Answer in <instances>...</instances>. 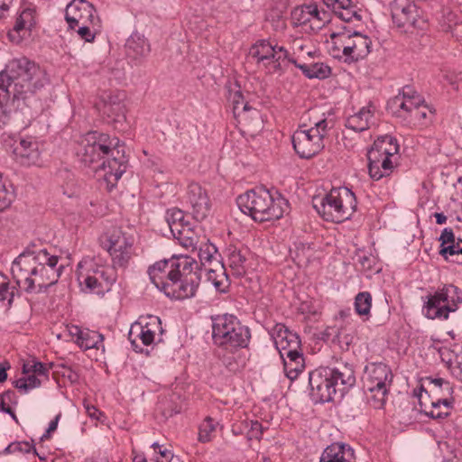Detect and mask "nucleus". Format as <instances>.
Wrapping results in <instances>:
<instances>
[{"label": "nucleus", "mask_w": 462, "mask_h": 462, "mask_svg": "<svg viewBox=\"0 0 462 462\" xmlns=\"http://www.w3.org/2000/svg\"><path fill=\"white\" fill-rule=\"evenodd\" d=\"M217 424L211 417H207L199 425V440L202 443L209 442L214 437Z\"/></svg>", "instance_id": "nucleus-48"}, {"label": "nucleus", "mask_w": 462, "mask_h": 462, "mask_svg": "<svg viewBox=\"0 0 462 462\" xmlns=\"http://www.w3.org/2000/svg\"><path fill=\"white\" fill-rule=\"evenodd\" d=\"M400 144L396 137L385 134L377 137V153L382 159V172L377 174V180L392 174L393 169L399 164Z\"/></svg>", "instance_id": "nucleus-17"}, {"label": "nucleus", "mask_w": 462, "mask_h": 462, "mask_svg": "<svg viewBox=\"0 0 462 462\" xmlns=\"http://www.w3.org/2000/svg\"><path fill=\"white\" fill-rule=\"evenodd\" d=\"M413 396L418 400L420 407V411L433 419H440L446 417L449 412V402L448 399L436 398L435 401L430 402L429 405L423 398H430L428 390L425 385L421 383L419 388L414 389Z\"/></svg>", "instance_id": "nucleus-24"}, {"label": "nucleus", "mask_w": 462, "mask_h": 462, "mask_svg": "<svg viewBox=\"0 0 462 462\" xmlns=\"http://www.w3.org/2000/svg\"><path fill=\"white\" fill-rule=\"evenodd\" d=\"M330 15L317 5H304L295 7L291 12V23L301 27L306 33L316 32L329 22Z\"/></svg>", "instance_id": "nucleus-16"}, {"label": "nucleus", "mask_w": 462, "mask_h": 462, "mask_svg": "<svg viewBox=\"0 0 462 462\" xmlns=\"http://www.w3.org/2000/svg\"><path fill=\"white\" fill-rule=\"evenodd\" d=\"M333 124L326 118L314 123L309 129L299 128L292 135V145L296 153L303 159H310L325 147L324 139Z\"/></svg>", "instance_id": "nucleus-13"}, {"label": "nucleus", "mask_w": 462, "mask_h": 462, "mask_svg": "<svg viewBox=\"0 0 462 462\" xmlns=\"http://www.w3.org/2000/svg\"><path fill=\"white\" fill-rule=\"evenodd\" d=\"M439 241L440 243V249L447 245H453L456 242V236L450 227H446L442 230Z\"/></svg>", "instance_id": "nucleus-56"}, {"label": "nucleus", "mask_w": 462, "mask_h": 462, "mask_svg": "<svg viewBox=\"0 0 462 462\" xmlns=\"http://www.w3.org/2000/svg\"><path fill=\"white\" fill-rule=\"evenodd\" d=\"M100 28V23L98 24H85V25H78L75 30H77V33L79 36L84 40L85 42H91L95 39V35Z\"/></svg>", "instance_id": "nucleus-51"}, {"label": "nucleus", "mask_w": 462, "mask_h": 462, "mask_svg": "<svg viewBox=\"0 0 462 462\" xmlns=\"http://www.w3.org/2000/svg\"><path fill=\"white\" fill-rule=\"evenodd\" d=\"M207 277L208 281L210 282L219 292H226L229 287V280L226 273V269L219 261H217L215 267H208L207 269Z\"/></svg>", "instance_id": "nucleus-39"}, {"label": "nucleus", "mask_w": 462, "mask_h": 462, "mask_svg": "<svg viewBox=\"0 0 462 462\" xmlns=\"http://www.w3.org/2000/svg\"><path fill=\"white\" fill-rule=\"evenodd\" d=\"M53 364H44L36 359H31L25 362L23 365V374H34L39 376H44L45 378L49 377L50 370L52 368Z\"/></svg>", "instance_id": "nucleus-45"}, {"label": "nucleus", "mask_w": 462, "mask_h": 462, "mask_svg": "<svg viewBox=\"0 0 462 462\" xmlns=\"http://www.w3.org/2000/svg\"><path fill=\"white\" fill-rule=\"evenodd\" d=\"M138 323L154 335L162 334L163 331L162 321L157 316L150 315L146 318L140 319Z\"/></svg>", "instance_id": "nucleus-50"}, {"label": "nucleus", "mask_w": 462, "mask_h": 462, "mask_svg": "<svg viewBox=\"0 0 462 462\" xmlns=\"http://www.w3.org/2000/svg\"><path fill=\"white\" fill-rule=\"evenodd\" d=\"M290 57H293L298 60V62H303L306 60L305 55L311 57L313 51L309 50L307 46V41L301 37L293 38L291 42Z\"/></svg>", "instance_id": "nucleus-44"}, {"label": "nucleus", "mask_w": 462, "mask_h": 462, "mask_svg": "<svg viewBox=\"0 0 462 462\" xmlns=\"http://www.w3.org/2000/svg\"><path fill=\"white\" fill-rule=\"evenodd\" d=\"M270 335L281 356H283L286 355V352L291 350L300 349V340L299 336L289 330V328L282 323L274 325L270 331Z\"/></svg>", "instance_id": "nucleus-26"}, {"label": "nucleus", "mask_w": 462, "mask_h": 462, "mask_svg": "<svg viewBox=\"0 0 462 462\" xmlns=\"http://www.w3.org/2000/svg\"><path fill=\"white\" fill-rule=\"evenodd\" d=\"M84 407L87 414L93 420H99L100 416H102V412L94 405L84 402Z\"/></svg>", "instance_id": "nucleus-63"}, {"label": "nucleus", "mask_w": 462, "mask_h": 462, "mask_svg": "<svg viewBox=\"0 0 462 462\" xmlns=\"http://www.w3.org/2000/svg\"><path fill=\"white\" fill-rule=\"evenodd\" d=\"M424 382L428 383V387L426 389L434 395L435 399H447V396L450 395L452 393L450 383L443 378L426 377Z\"/></svg>", "instance_id": "nucleus-41"}, {"label": "nucleus", "mask_w": 462, "mask_h": 462, "mask_svg": "<svg viewBox=\"0 0 462 462\" xmlns=\"http://www.w3.org/2000/svg\"><path fill=\"white\" fill-rule=\"evenodd\" d=\"M393 23L405 32L420 27V17L417 5L411 0H393L391 4Z\"/></svg>", "instance_id": "nucleus-18"}, {"label": "nucleus", "mask_w": 462, "mask_h": 462, "mask_svg": "<svg viewBox=\"0 0 462 462\" xmlns=\"http://www.w3.org/2000/svg\"><path fill=\"white\" fill-rule=\"evenodd\" d=\"M283 360V368L286 376L293 381L300 373L303 372L305 362L301 349H293L286 352V355L281 356Z\"/></svg>", "instance_id": "nucleus-31"}, {"label": "nucleus", "mask_w": 462, "mask_h": 462, "mask_svg": "<svg viewBox=\"0 0 462 462\" xmlns=\"http://www.w3.org/2000/svg\"><path fill=\"white\" fill-rule=\"evenodd\" d=\"M289 62L294 64V66L300 69L309 79H323L328 78L331 73L330 68L323 62L307 63L305 60L303 62H298V60L293 57L289 58Z\"/></svg>", "instance_id": "nucleus-33"}, {"label": "nucleus", "mask_w": 462, "mask_h": 462, "mask_svg": "<svg viewBox=\"0 0 462 462\" xmlns=\"http://www.w3.org/2000/svg\"><path fill=\"white\" fill-rule=\"evenodd\" d=\"M41 381L34 374H28L27 377L20 378L15 382L14 386L23 392L27 393L29 390L39 387Z\"/></svg>", "instance_id": "nucleus-52"}, {"label": "nucleus", "mask_w": 462, "mask_h": 462, "mask_svg": "<svg viewBox=\"0 0 462 462\" xmlns=\"http://www.w3.org/2000/svg\"><path fill=\"white\" fill-rule=\"evenodd\" d=\"M450 367L454 370L456 376L462 381V346L457 348L454 357L448 360Z\"/></svg>", "instance_id": "nucleus-54"}, {"label": "nucleus", "mask_w": 462, "mask_h": 462, "mask_svg": "<svg viewBox=\"0 0 462 462\" xmlns=\"http://www.w3.org/2000/svg\"><path fill=\"white\" fill-rule=\"evenodd\" d=\"M154 449V451H158V453L161 456V459L157 458L158 462H171L172 458V454L170 450L167 448H162V446H160L158 443H153L152 446Z\"/></svg>", "instance_id": "nucleus-60"}, {"label": "nucleus", "mask_w": 462, "mask_h": 462, "mask_svg": "<svg viewBox=\"0 0 462 462\" xmlns=\"http://www.w3.org/2000/svg\"><path fill=\"white\" fill-rule=\"evenodd\" d=\"M262 424L257 420H251L250 430L248 432L249 439H261L262 437Z\"/></svg>", "instance_id": "nucleus-61"}, {"label": "nucleus", "mask_w": 462, "mask_h": 462, "mask_svg": "<svg viewBox=\"0 0 462 462\" xmlns=\"http://www.w3.org/2000/svg\"><path fill=\"white\" fill-rule=\"evenodd\" d=\"M374 107L372 104L363 107L360 111L350 116L346 122V126L356 132H362L369 128L370 120L373 118Z\"/></svg>", "instance_id": "nucleus-34"}, {"label": "nucleus", "mask_w": 462, "mask_h": 462, "mask_svg": "<svg viewBox=\"0 0 462 462\" xmlns=\"http://www.w3.org/2000/svg\"><path fill=\"white\" fill-rule=\"evenodd\" d=\"M461 303L462 291L454 284H445L427 297L422 313L429 319L447 320Z\"/></svg>", "instance_id": "nucleus-12"}, {"label": "nucleus", "mask_w": 462, "mask_h": 462, "mask_svg": "<svg viewBox=\"0 0 462 462\" xmlns=\"http://www.w3.org/2000/svg\"><path fill=\"white\" fill-rule=\"evenodd\" d=\"M14 160L22 166H38L41 163L39 143L32 137H21L14 144Z\"/></svg>", "instance_id": "nucleus-21"}, {"label": "nucleus", "mask_w": 462, "mask_h": 462, "mask_svg": "<svg viewBox=\"0 0 462 462\" xmlns=\"http://www.w3.org/2000/svg\"><path fill=\"white\" fill-rule=\"evenodd\" d=\"M77 156L85 165L102 162L104 181L111 190L125 172L127 165L123 145L116 137L92 131L83 135L77 147Z\"/></svg>", "instance_id": "nucleus-5"}, {"label": "nucleus", "mask_w": 462, "mask_h": 462, "mask_svg": "<svg viewBox=\"0 0 462 462\" xmlns=\"http://www.w3.org/2000/svg\"><path fill=\"white\" fill-rule=\"evenodd\" d=\"M375 372V364L371 363L370 365L365 367L364 374L362 376L363 382V390L365 393H371V400L375 399V395L374 394V391L375 390V382L374 377V373Z\"/></svg>", "instance_id": "nucleus-47"}, {"label": "nucleus", "mask_w": 462, "mask_h": 462, "mask_svg": "<svg viewBox=\"0 0 462 462\" xmlns=\"http://www.w3.org/2000/svg\"><path fill=\"white\" fill-rule=\"evenodd\" d=\"M227 99L233 106V113L235 117L240 118V120H246L247 113L249 112H253L254 115H258V111L252 108L249 104L245 101L244 95L238 85H235L234 88H229Z\"/></svg>", "instance_id": "nucleus-30"}, {"label": "nucleus", "mask_w": 462, "mask_h": 462, "mask_svg": "<svg viewBox=\"0 0 462 462\" xmlns=\"http://www.w3.org/2000/svg\"><path fill=\"white\" fill-rule=\"evenodd\" d=\"M269 21L272 23L273 30L277 32L283 31L286 28V21L280 15Z\"/></svg>", "instance_id": "nucleus-64"}, {"label": "nucleus", "mask_w": 462, "mask_h": 462, "mask_svg": "<svg viewBox=\"0 0 462 462\" xmlns=\"http://www.w3.org/2000/svg\"><path fill=\"white\" fill-rule=\"evenodd\" d=\"M252 58L262 64L269 73H275L281 70L285 60L289 61L290 52L287 49L277 44H273L268 40L257 41L249 51Z\"/></svg>", "instance_id": "nucleus-15"}, {"label": "nucleus", "mask_w": 462, "mask_h": 462, "mask_svg": "<svg viewBox=\"0 0 462 462\" xmlns=\"http://www.w3.org/2000/svg\"><path fill=\"white\" fill-rule=\"evenodd\" d=\"M65 19L72 30H75L78 25L100 23L99 18L96 15L95 7L86 0H73L69 4Z\"/></svg>", "instance_id": "nucleus-19"}, {"label": "nucleus", "mask_w": 462, "mask_h": 462, "mask_svg": "<svg viewBox=\"0 0 462 462\" xmlns=\"http://www.w3.org/2000/svg\"><path fill=\"white\" fill-rule=\"evenodd\" d=\"M309 384L310 395L315 402H328L337 396L336 386L332 380L328 378L323 367L317 368L310 373Z\"/></svg>", "instance_id": "nucleus-20"}, {"label": "nucleus", "mask_w": 462, "mask_h": 462, "mask_svg": "<svg viewBox=\"0 0 462 462\" xmlns=\"http://www.w3.org/2000/svg\"><path fill=\"white\" fill-rule=\"evenodd\" d=\"M77 156L85 165L102 162L104 181L111 190L125 172L127 165L123 145L116 137L92 131L83 135L77 147Z\"/></svg>", "instance_id": "nucleus-4"}, {"label": "nucleus", "mask_w": 462, "mask_h": 462, "mask_svg": "<svg viewBox=\"0 0 462 462\" xmlns=\"http://www.w3.org/2000/svg\"><path fill=\"white\" fill-rule=\"evenodd\" d=\"M98 108L108 118L116 119L124 114V105L118 94H106L103 97L102 104L99 105Z\"/></svg>", "instance_id": "nucleus-36"}, {"label": "nucleus", "mask_w": 462, "mask_h": 462, "mask_svg": "<svg viewBox=\"0 0 462 462\" xmlns=\"http://www.w3.org/2000/svg\"><path fill=\"white\" fill-rule=\"evenodd\" d=\"M313 208L326 221L341 223L351 217L356 209V199L346 187L333 188L323 197L312 200Z\"/></svg>", "instance_id": "nucleus-9"}, {"label": "nucleus", "mask_w": 462, "mask_h": 462, "mask_svg": "<svg viewBox=\"0 0 462 462\" xmlns=\"http://www.w3.org/2000/svg\"><path fill=\"white\" fill-rule=\"evenodd\" d=\"M99 241L101 247L111 258L112 266L110 267L113 270L125 269L136 254L134 236L121 228L115 227L106 231L100 236Z\"/></svg>", "instance_id": "nucleus-10"}, {"label": "nucleus", "mask_w": 462, "mask_h": 462, "mask_svg": "<svg viewBox=\"0 0 462 462\" xmlns=\"http://www.w3.org/2000/svg\"><path fill=\"white\" fill-rule=\"evenodd\" d=\"M328 378L336 386L337 397L342 398L356 383L353 367L345 363H339L333 367H323Z\"/></svg>", "instance_id": "nucleus-23"}, {"label": "nucleus", "mask_w": 462, "mask_h": 462, "mask_svg": "<svg viewBox=\"0 0 462 462\" xmlns=\"http://www.w3.org/2000/svg\"><path fill=\"white\" fill-rule=\"evenodd\" d=\"M77 279L83 291L99 294L109 290L112 283L116 282V274L110 266L79 263Z\"/></svg>", "instance_id": "nucleus-14"}, {"label": "nucleus", "mask_w": 462, "mask_h": 462, "mask_svg": "<svg viewBox=\"0 0 462 462\" xmlns=\"http://www.w3.org/2000/svg\"><path fill=\"white\" fill-rule=\"evenodd\" d=\"M372 43L369 37L356 31V33H354L353 51L350 52L347 61L365 59L371 52Z\"/></svg>", "instance_id": "nucleus-37"}, {"label": "nucleus", "mask_w": 462, "mask_h": 462, "mask_svg": "<svg viewBox=\"0 0 462 462\" xmlns=\"http://www.w3.org/2000/svg\"><path fill=\"white\" fill-rule=\"evenodd\" d=\"M459 245H460L455 242L453 245H447L446 247L439 249V253L447 261L448 260V256L458 254L457 249L459 248Z\"/></svg>", "instance_id": "nucleus-59"}, {"label": "nucleus", "mask_w": 462, "mask_h": 462, "mask_svg": "<svg viewBox=\"0 0 462 462\" xmlns=\"http://www.w3.org/2000/svg\"><path fill=\"white\" fill-rule=\"evenodd\" d=\"M236 203L240 210L256 222L273 221L281 218L287 201L280 195L274 198L267 189L255 188L239 195Z\"/></svg>", "instance_id": "nucleus-8"}, {"label": "nucleus", "mask_w": 462, "mask_h": 462, "mask_svg": "<svg viewBox=\"0 0 462 462\" xmlns=\"http://www.w3.org/2000/svg\"><path fill=\"white\" fill-rule=\"evenodd\" d=\"M197 249L199 250L198 255L202 265L207 263L211 265L214 262L217 263V261H218L217 249L208 240L206 239L204 242H201Z\"/></svg>", "instance_id": "nucleus-43"}, {"label": "nucleus", "mask_w": 462, "mask_h": 462, "mask_svg": "<svg viewBox=\"0 0 462 462\" xmlns=\"http://www.w3.org/2000/svg\"><path fill=\"white\" fill-rule=\"evenodd\" d=\"M214 342L226 348L245 347L250 339V331L234 315H218L212 319Z\"/></svg>", "instance_id": "nucleus-11"}, {"label": "nucleus", "mask_w": 462, "mask_h": 462, "mask_svg": "<svg viewBox=\"0 0 462 462\" xmlns=\"http://www.w3.org/2000/svg\"><path fill=\"white\" fill-rule=\"evenodd\" d=\"M59 257L46 249L36 254H21L12 263L11 272L15 284L10 286L9 279L0 273V301L11 306L14 298L22 288L27 292L41 291L56 283L63 270L59 265Z\"/></svg>", "instance_id": "nucleus-2"}, {"label": "nucleus", "mask_w": 462, "mask_h": 462, "mask_svg": "<svg viewBox=\"0 0 462 462\" xmlns=\"http://www.w3.org/2000/svg\"><path fill=\"white\" fill-rule=\"evenodd\" d=\"M324 4L331 8L333 13L342 21L351 23L361 21L359 9L351 0H323Z\"/></svg>", "instance_id": "nucleus-28"}, {"label": "nucleus", "mask_w": 462, "mask_h": 462, "mask_svg": "<svg viewBox=\"0 0 462 462\" xmlns=\"http://www.w3.org/2000/svg\"><path fill=\"white\" fill-rule=\"evenodd\" d=\"M377 374L383 375V380L377 382V393L381 392L383 395L380 408H383L385 403V397L388 394L389 387L392 384L393 375L391 369L383 364H377Z\"/></svg>", "instance_id": "nucleus-42"}, {"label": "nucleus", "mask_w": 462, "mask_h": 462, "mask_svg": "<svg viewBox=\"0 0 462 462\" xmlns=\"http://www.w3.org/2000/svg\"><path fill=\"white\" fill-rule=\"evenodd\" d=\"M246 250L243 251L236 246L230 245L226 249L227 263L233 274L242 276L246 272Z\"/></svg>", "instance_id": "nucleus-35"}, {"label": "nucleus", "mask_w": 462, "mask_h": 462, "mask_svg": "<svg viewBox=\"0 0 462 462\" xmlns=\"http://www.w3.org/2000/svg\"><path fill=\"white\" fill-rule=\"evenodd\" d=\"M354 451L345 444H333L323 452L320 462H353Z\"/></svg>", "instance_id": "nucleus-32"}, {"label": "nucleus", "mask_w": 462, "mask_h": 462, "mask_svg": "<svg viewBox=\"0 0 462 462\" xmlns=\"http://www.w3.org/2000/svg\"><path fill=\"white\" fill-rule=\"evenodd\" d=\"M354 33H356V30L346 26L337 32H331V51L334 57L344 59L345 61L348 60L349 54L353 51Z\"/></svg>", "instance_id": "nucleus-27"}, {"label": "nucleus", "mask_w": 462, "mask_h": 462, "mask_svg": "<svg viewBox=\"0 0 462 462\" xmlns=\"http://www.w3.org/2000/svg\"><path fill=\"white\" fill-rule=\"evenodd\" d=\"M13 196L0 181V211L7 208L12 203Z\"/></svg>", "instance_id": "nucleus-58"}, {"label": "nucleus", "mask_w": 462, "mask_h": 462, "mask_svg": "<svg viewBox=\"0 0 462 462\" xmlns=\"http://www.w3.org/2000/svg\"><path fill=\"white\" fill-rule=\"evenodd\" d=\"M186 201L189 205L193 217L201 221L210 211V201L207 191L199 183H190L188 186Z\"/></svg>", "instance_id": "nucleus-22"}, {"label": "nucleus", "mask_w": 462, "mask_h": 462, "mask_svg": "<svg viewBox=\"0 0 462 462\" xmlns=\"http://www.w3.org/2000/svg\"><path fill=\"white\" fill-rule=\"evenodd\" d=\"M35 23V11L24 8L16 17L13 29L8 32L9 40L15 44L21 43L30 37Z\"/></svg>", "instance_id": "nucleus-25"}, {"label": "nucleus", "mask_w": 462, "mask_h": 462, "mask_svg": "<svg viewBox=\"0 0 462 462\" xmlns=\"http://www.w3.org/2000/svg\"><path fill=\"white\" fill-rule=\"evenodd\" d=\"M143 338L144 332L143 327L138 322L133 324L128 333V339L135 351H137L136 348L138 347L137 340L140 339L143 344Z\"/></svg>", "instance_id": "nucleus-53"}, {"label": "nucleus", "mask_w": 462, "mask_h": 462, "mask_svg": "<svg viewBox=\"0 0 462 462\" xmlns=\"http://www.w3.org/2000/svg\"><path fill=\"white\" fill-rule=\"evenodd\" d=\"M32 446L29 442H13L9 444L3 451L4 454H12L16 451L19 452H29Z\"/></svg>", "instance_id": "nucleus-57"}, {"label": "nucleus", "mask_w": 462, "mask_h": 462, "mask_svg": "<svg viewBox=\"0 0 462 462\" xmlns=\"http://www.w3.org/2000/svg\"><path fill=\"white\" fill-rule=\"evenodd\" d=\"M77 156L85 165L102 162L104 181L111 190L125 172L127 165L123 145L116 137L92 131L83 135L77 147Z\"/></svg>", "instance_id": "nucleus-6"}, {"label": "nucleus", "mask_w": 462, "mask_h": 462, "mask_svg": "<svg viewBox=\"0 0 462 462\" xmlns=\"http://www.w3.org/2000/svg\"><path fill=\"white\" fill-rule=\"evenodd\" d=\"M151 51L148 41L141 35L134 34L126 43V52L128 57L139 60L146 57Z\"/></svg>", "instance_id": "nucleus-38"}, {"label": "nucleus", "mask_w": 462, "mask_h": 462, "mask_svg": "<svg viewBox=\"0 0 462 462\" xmlns=\"http://www.w3.org/2000/svg\"><path fill=\"white\" fill-rule=\"evenodd\" d=\"M374 148H375V141L372 143V145L370 147L367 148V151L365 153V157L367 160L368 173H369L371 179H374L375 176L373 172V165H374V161L372 158V153H373Z\"/></svg>", "instance_id": "nucleus-62"}, {"label": "nucleus", "mask_w": 462, "mask_h": 462, "mask_svg": "<svg viewBox=\"0 0 462 462\" xmlns=\"http://www.w3.org/2000/svg\"><path fill=\"white\" fill-rule=\"evenodd\" d=\"M148 273L152 282L174 300L194 297L201 280L199 263L189 255L156 262Z\"/></svg>", "instance_id": "nucleus-3"}, {"label": "nucleus", "mask_w": 462, "mask_h": 462, "mask_svg": "<svg viewBox=\"0 0 462 462\" xmlns=\"http://www.w3.org/2000/svg\"><path fill=\"white\" fill-rule=\"evenodd\" d=\"M11 403H17L16 394L14 391L7 390L1 394L0 410L4 411L5 409H10L9 404Z\"/></svg>", "instance_id": "nucleus-55"}, {"label": "nucleus", "mask_w": 462, "mask_h": 462, "mask_svg": "<svg viewBox=\"0 0 462 462\" xmlns=\"http://www.w3.org/2000/svg\"><path fill=\"white\" fill-rule=\"evenodd\" d=\"M79 337L78 345L80 348L88 350L91 348H96L97 350L101 349L105 350V346L103 344L104 336L97 331L84 329L83 331H79Z\"/></svg>", "instance_id": "nucleus-40"}, {"label": "nucleus", "mask_w": 462, "mask_h": 462, "mask_svg": "<svg viewBox=\"0 0 462 462\" xmlns=\"http://www.w3.org/2000/svg\"><path fill=\"white\" fill-rule=\"evenodd\" d=\"M166 220L172 235L176 234L186 224H189L184 221V212L176 208L167 210Z\"/></svg>", "instance_id": "nucleus-46"}, {"label": "nucleus", "mask_w": 462, "mask_h": 462, "mask_svg": "<svg viewBox=\"0 0 462 462\" xmlns=\"http://www.w3.org/2000/svg\"><path fill=\"white\" fill-rule=\"evenodd\" d=\"M50 79L42 67L27 57L14 58L0 72V128L5 125L6 105L12 98L26 106L36 102Z\"/></svg>", "instance_id": "nucleus-1"}, {"label": "nucleus", "mask_w": 462, "mask_h": 462, "mask_svg": "<svg viewBox=\"0 0 462 462\" xmlns=\"http://www.w3.org/2000/svg\"><path fill=\"white\" fill-rule=\"evenodd\" d=\"M387 110L415 129L430 126L436 113L433 106L409 87H404L402 92L388 100Z\"/></svg>", "instance_id": "nucleus-7"}, {"label": "nucleus", "mask_w": 462, "mask_h": 462, "mask_svg": "<svg viewBox=\"0 0 462 462\" xmlns=\"http://www.w3.org/2000/svg\"><path fill=\"white\" fill-rule=\"evenodd\" d=\"M372 306V296L369 292H359L355 299V309L359 315H367Z\"/></svg>", "instance_id": "nucleus-49"}, {"label": "nucleus", "mask_w": 462, "mask_h": 462, "mask_svg": "<svg viewBox=\"0 0 462 462\" xmlns=\"http://www.w3.org/2000/svg\"><path fill=\"white\" fill-rule=\"evenodd\" d=\"M201 234L202 229L199 226H190L189 224H186L181 229L176 232L173 236L179 241L181 246L194 251L197 250L201 242L206 240V237L201 236Z\"/></svg>", "instance_id": "nucleus-29"}]
</instances>
